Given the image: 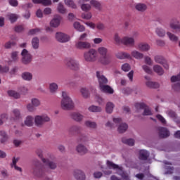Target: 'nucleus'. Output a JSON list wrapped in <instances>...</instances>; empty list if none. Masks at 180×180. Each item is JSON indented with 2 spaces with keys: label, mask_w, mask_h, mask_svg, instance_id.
<instances>
[{
  "label": "nucleus",
  "mask_w": 180,
  "mask_h": 180,
  "mask_svg": "<svg viewBox=\"0 0 180 180\" xmlns=\"http://www.w3.org/2000/svg\"><path fill=\"white\" fill-rule=\"evenodd\" d=\"M64 4L66 6L72 8V9H77V6L74 0H64Z\"/></svg>",
  "instance_id": "4c0bfd02"
},
{
  "label": "nucleus",
  "mask_w": 180,
  "mask_h": 180,
  "mask_svg": "<svg viewBox=\"0 0 180 180\" xmlns=\"http://www.w3.org/2000/svg\"><path fill=\"white\" fill-rule=\"evenodd\" d=\"M149 65H142V69L146 74H152L153 73V70L150 69Z\"/></svg>",
  "instance_id": "864d4df0"
},
{
  "label": "nucleus",
  "mask_w": 180,
  "mask_h": 180,
  "mask_svg": "<svg viewBox=\"0 0 180 180\" xmlns=\"http://www.w3.org/2000/svg\"><path fill=\"white\" fill-rule=\"evenodd\" d=\"M130 56H131V57H134V58H136V60H141L143 57H144V55L137 50L132 51Z\"/></svg>",
  "instance_id": "b1692460"
},
{
  "label": "nucleus",
  "mask_w": 180,
  "mask_h": 180,
  "mask_svg": "<svg viewBox=\"0 0 180 180\" xmlns=\"http://www.w3.org/2000/svg\"><path fill=\"white\" fill-rule=\"evenodd\" d=\"M146 79V85L148 86V88H153V85H154V82L151 81V78L148 76L145 77Z\"/></svg>",
  "instance_id": "09e8293b"
},
{
  "label": "nucleus",
  "mask_w": 180,
  "mask_h": 180,
  "mask_svg": "<svg viewBox=\"0 0 180 180\" xmlns=\"http://www.w3.org/2000/svg\"><path fill=\"white\" fill-rule=\"evenodd\" d=\"M166 34L169 39V40L170 41H172V43H176L178 41V40H179V38L178 37V36H176L175 34L167 31L166 32Z\"/></svg>",
  "instance_id": "4be33fe9"
},
{
  "label": "nucleus",
  "mask_w": 180,
  "mask_h": 180,
  "mask_svg": "<svg viewBox=\"0 0 180 180\" xmlns=\"http://www.w3.org/2000/svg\"><path fill=\"white\" fill-rule=\"evenodd\" d=\"M36 16H37L39 18H43V10H41V8L37 9Z\"/></svg>",
  "instance_id": "774afa93"
},
{
  "label": "nucleus",
  "mask_w": 180,
  "mask_h": 180,
  "mask_svg": "<svg viewBox=\"0 0 180 180\" xmlns=\"http://www.w3.org/2000/svg\"><path fill=\"white\" fill-rule=\"evenodd\" d=\"M73 27L77 32H85V27L81 25V22L75 21L73 22Z\"/></svg>",
  "instance_id": "5701e85b"
},
{
  "label": "nucleus",
  "mask_w": 180,
  "mask_h": 180,
  "mask_svg": "<svg viewBox=\"0 0 180 180\" xmlns=\"http://www.w3.org/2000/svg\"><path fill=\"white\" fill-rule=\"evenodd\" d=\"M0 137H1L0 141L2 144H5L9 139L8 134L5 131H0Z\"/></svg>",
  "instance_id": "c756f323"
},
{
  "label": "nucleus",
  "mask_w": 180,
  "mask_h": 180,
  "mask_svg": "<svg viewBox=\"0 0 180 180\" xmlns=\"http://www.w3.org/2000/svg\"><path fill=\"white\" fill-rule=\"evenodd\" d=\"M116 57L120 60H124V58H131L130 53L126 52H118L116 54Z\"/></svg>",
  "instance_id": "a878e982"
},
{
  "label": "nucleus",
  "mask_w": 180,
  "mask_h": 180,
  "mask_svg": "<svg viewBox=\"0 0 180 180\" xmlns=\"http://www.w3.org/2000/svg\"><path fill=\"white\" fill-rule=\"evenodd\" d=\"M21 78H22L24 81H32V79H33V75L29 72H25L22 73Z\"/></svg>",
  "instance_id": "7c9ffc66"
},
{
  "label": "nucleus",
  "mask_w": 180,
  "mask_h": 180,
  "mask_svg": "<svg viewBox=\"0 0 180 180\" xmlns=\"http://www.w3.org/2000/svg\"><path fill=\"white\" fill-rule=\"evenodd\" d=\"M124 142L125 143V144L133 147V146H134V143H136V141L134 140V139L129 138L126 139Z\"/></svg>",
  "instance_id": "5fc2aeb1"
},
{
  "label": "nucleus",
  "mask_w": 180,
  "mask_h": 180,
  "mask_svg": "<svg viewBox=\"0 0 180 180\" xmlns=\"http://www.w3.org/2000/svg\"><path fill=\"white\" fill-rule=\"evenodd\" d=\"M113 40L115 43V44H123V37H120V35H119V33H115L113 36Z\"/></svg>",
  "instance_id": "c9c22d12"
},
{
  "label": "nucleus",
  "mask_w": 180,
  "mask_h": 180,
  "mask_svg": "<svg viewBox=\"0 0 180 180\" xmlns=\"http://www.w3.org/2000/svg\"><path fill=\"white\" fill-rule=\"evenodd\" d=\"M21 57V63L24 65H29L33 61V56L27 49L22 51Z\"/></svg>",
  "instance_id": "423d86ee"
},
{
  "label": "nucleus",
  "mask_w": 180,
  "mask_h": 180,
  "mask_svg": "<svg viewBox=\"0 0 180 180\" xmlns=\"http://www.w3.org/2000/svg\"><path fill=\"white\" fill-rule=\"evenodd\" d=\"M159 134L160 137H168L169 136V131L165 128H160L159 129Z\"/></svg>",
  "instance_id": "a18cd8bd"
},
{
  "label": "nucleus",
  "mask_w": 180,
  "mask_h": 180,
  "mask_svg": "<svg viewBox=\"0 0 180 180\" xmlns=\"http://www.w3.org/2000/svg\"><path fill=\"white\" fill-rule=\"evenodd\" d=\"M84 124L86 127H90L91 129H96V122H95L86 120L84 122Z\"/></svg>",
  "instance_id": "49530a36"
},
{
  "label": "nucleus",
  "mask_w": 180,
  "mask_h": 180,
  "mask_svg": "<svg viewBox=\"0 0 180 180\" xmlns=\"http://www.w3.org/2000/svg\"><path fill=\"white\" fill-rule=\"evenodd\" d=\"M37 155H38V157L41 158V161H43V159L47 160V158H49V156H46V158L44 157V152L41 149H38L37 150Z\"/></svg>",
  "instance_id": "3c124183"
},
{
  "label": "nucleus",
  "mask_w": 180,
  "mask_h": 180,
  "mask_svg": "<svg viewBox=\"0 0 180 180\" xmlns=\"http://www.w3.org/2000/svg\"><path fill=\"white\" fill-rule=\"evenodd\" d=\"M80 95L82 96L84 99H88L89 96H91V93L89 92V89L86 87H81L79 89Z\"/></svg>",
  "instance_id": "a211bd4d"
},
{
  "label": "nucleus",
  "mask_w": 180,
  "mask_h": 180,
  "mask_svg": "<svg viewBox=\"0 0 180 180\" xmlns=\"http://www.w3.org/2000/svg\"><path fill=\"white\" fill-rule=\"evenodd\" d=\"M34 123L38 127H40V126H43L44 122L41 115H37L34 117Z\"/></svg>",
  "instance_id": "ea45409f"
},
{
  "label": "nucleus",
  "mask_w": 180,
  "mask_h": 180,
  "mask_svg": "<svg viewBox=\"0 0 180 180\" xmlns=\"http://www.w3.org/2000/svg\"><path fill=\"white\" fill-rule=\"evenodd\" d=\"M121 68H122V71L127 72L130 71L131 67L130 66V65H129V63H124L122 65Z\"/></svg>",
  "instance_id": "6e6d98bb"
},
{
  "label": "nucleus",
  "mask_w": 180,
  "mask_h": 180,
  "mask_svg": "<svg viewBox=\"0 0 180 180\" xmlns=\"http://www.w3.org/2000/svg\"><path fill=\"white\" fill-rule=\"evenodd\" d=\"M171 81L172 82H178L179 81H180V72L179 74L176 76H172L171 77Z\"/></svg>",
  "instance_id": "338daca9"
},
{
  "label": "nucleus",
  "mask_w": 180,
  "mask_h": 180,
  "mask_svg": "<svg viewBox=\"0 0 180 180\" xmlns=\"http://www.w3.org/2000/svg\"><path fill=\"white\" fill-rule=\"evenodd\" d=\"M49 89L51 95H55V94H57V92H58V84L56 82L49 83Z\"/></svg>",
  "instance_id": "dca6fc26"
},
{
  "label": "nucleus",
  "mask_w": 180,
  "mask_h": 180,
  "mask_svg": "<svg viewBox=\"0 0 180 180\" xmlns=\"http://www.w3.org/2000/svg\"><path fill=\"white\" fill-rule=\"evenodd\" d=\"M77 49L84 50L85 49H91V43L87 41H79L76 43Z\"/></svg>",
  "instance_id": "4468645a"
},
{
  "label": "nucleus",
  "mask_w": 180,
  "mask_h": 180,
  "mask_svg": "<svg viewBox=\"0 0 180 180\" xmlns=\"http://www.w3.org/2000/svg\"><path fill=\"white\" fill-rule=\"evenodd\" d=\"M25 108L28 112H34V107L32 103L27 104Z\"/></svg>",
  "instance_id": "69168bd1"
},
{
  "label": "nucleus",
  "mask_w": 180,
  "mask_h": 180,
  "mask_svg": "<svg viewBox=\"0 0 180 180\" xmlns=\"http://www.w3.org/2000/svg\"><path fill=\"white\" fill-rule=\"evenodd\" d=\"M88 110L89 112H91L93 113H98V112H102V108L101 106L91 105L89 106Z\"/></svg>",
  "instance_id": "393cba45"
},
{
  "label": "nucleus",
  "mask_w": 180,
  "mask_h": 180,
  "mask_svg": "<svg viewBox=\"0 0 180 180\" xmlns=\"http://www.w3.org/2000/svg\"><path fill=\"white\" fill-rule=\"evenodd\" d=\"M127 129H129V126L127 125V124L121 123L118 126L117 131H119V133H124V131H126Z\"/></svg>",
  "instance_id": "79ce46f5"
},
{
  "label": "nucleus",
  "mask_w": 180,
  "mask_h": 180,
  "mask_svg": "<svg viewBox=\"0 0 180 180\" xmlns=\"http://www.w3.org/2000/svg\"><path fill=\"white\" fill-rule=\"evenodd\" d=\"M55 39L59 43H68L71 40V37L63 32H57L55 34Z\"/></svg>",
  "instance_id": "0eeeda50"
},
{
  "label": "nucleus",
  "mask_w": 180,
  "mask_h": 180,
  "mask_svg": "<svg viewBox=\"0 0 180 180\" xmlns=\"http://www.w3.org/2000/svg\"><path fill=\"white\" fill-rule=\"evenodd\" d=\"M135 108L139 110V109H145L143 112V115L145 116H150L153 115V112H151V109H150L149 107H147L146 103H138L135 105Z\"/></svg>",
  "instance_id": "1a4fd4ad"
},
{
  "label": "nucleus",
  "mask_w": 180,
  "mask_h": 180,
  "mask_svg": "<svg viewBox=\"0 0 180 180\" xmlns=\"http://www.w3.org/2000/svg\"><path fill=\"white\" fill-rule=\"evenodd\" d=\"M12 61H18L19 60V52L13 51L11 54Z\"/></svg>",
  "instance_id": "8fccbe9b"
},
{
  "label": "nucleus",
  "mask_w": 180,
  "mask_h": 180,
  "mask_svg": "<svg viewBox=\"0 0 180 180\" xmlns=\"http://www.w3.org/2000/svg\"><path fill=\"white\" fill-rule=\"evenodd\" d=\"M39 32H40L39 28H35V29L30 30L28 32V34L31 36H34V34H37V33H39Z\"/></svg>",
  "instance_id": "e2e57ef3"
},
{
  "label": "nucleus",
  "mask_w": 180,
  "mask_h": 180,
  "mask_svg": "<svg viewBox=\"0 0 180 180\" xmlns=\"http://www.w3.org/2000/svg\"><path fill=\"white\" fill-rule=\"evenodd\" d=\"M33 4H41L44 6H50L52 2L51 0H32Z\"/></svg>",
  "instance_id": "473e14b6"
},
{
  "label": "nucleus",
  "mask_w": 180,
  "mask_h": 180,
  "mask_svg": "<svg viewBox=\"0 0 180 180\" xmlns=\"http://www.w3.org/2000/svg\"><path fill=\"white\" fill-rule=\"evenodd\" d=\"M79 65V63H78V60L72 58H70L69 59H68L66 63V65L72 70H75V68H77V67H78Z\"/></svg>",
  "instance_id": "f8f14e48"
},
{
  "label": "nucleus",
  "mask_w": 180,
  "mask_h": 180,
  "mask_svg": "<svg viewBox=\"0 0 180 180\" xmlns=\"http://www.w3.org/2000/svg\"><path fill=\"white\" fill-rule=\"evenodd\" d=\"M83 57L86 63H95L96 61L97 52L95 49H91L84 53Z\"/></svg>",
  "instance_id": "39448f33"
},
{
  "label": "nucleus",
  "mask_w": 180,
  "mask_h": 180,
  "mask_svg": "<svg viewBox=\"0 0 180 180\" xmlns=\"http://www.w3.org/2000/svg\"><path fill=\"white\" fill-rule=\"evenodd\" d=\"M54 160V156L52 155H49V157L46 159H42V162L48 165L51 169H56L57 168V165L56 162H53Z\"/></svg>",
  "instance_id": "6e6552de"
},
{
  "label": "nucleus",
  "mask_w": 180,
  "mask_h": 180,
  "mask_svg": "<svg viewBox=\"0 0 180 180\" xmlns=\"http://www.w3.org/2000/svg\"><path fill=\"white\" fill-rule=\"evenodd\" d=\"M49 25L51 27H53L54 29H57L60 25H61V16L56 15L51 20Z\"/></svg>",
  "instance_id": "9b49d317"
},
{
  "label": "nucleus",
  "mask_w": 180,
  "mask_h": 180,
  "mask_svg": "<svg viewBox=\"0 0 180 180\" xmlns=\"http://www.w3.org/2000/svg\"><path fill=\"white\" fill-rule=\"evenodd\" d=\"M76 150L79 154H86V153H88V149L83 144H79L76 147Z\"/></svg>",
  "instance_id": "cd10ccee"
},
{
  "label": "nucleus",
  "mask_w": 180,
  "mask_h": 180,
  "mask_svg": "<svg viewBox=\"0 0 180 180\" xmlns=\"http://www.w3.org/2000/svg\"><path fill=\"white\" fill-rule=\"evenodd\" d=\"M169 27L172 30H175L176 33H180V22L176 19H172L169 23Z\"/></svg>",
  "instance_id": "9d476101"
},
{
  "label": "nucleus",
  "mask_w": 180,
  "mask_h": 180,
  "mask_svg": "<svg viewBox=\"0 0 180 180\" xmlns=\"http://www.w3.org/2000/svg\"><path fill=\"white\" fill-rule=\"evenodd\" d=\"M97 52L100 56H101V64H103V65L110 64V58L108 56V48L105 46H100L97 49Z\"/></svg>",
  "instance_id": "7ed1b4c3"
},
{
  "label": "nucleus",
  "mask_w": 180,
  "mask_h": 180,
  "mask_svg": "<svg viewBox=\"0 0 180 180\" xmlns=\"http://www.w3.org/2000/svg\"><path fill=\"white\" fill-rule=\"evenodd\" d=\"M148 155H150V153H148V151H147L146 150H139V158L141 160H147Z\"/></svg>",
  "instance_id": "a19ab883"
},
{
  "label": "nucleus",
  "mask_w": 180,
  "mask_h": 180,
  "mask_svg": "<svg viewBox=\"0 0 180 180\" xmlns=\"http://www.w3.org/2000/svg\"><path fill=\"white\" fill-rule=\"evenodd\" d=\"M33 120H34L33 117L32 115H28L25 117L24 120V124H25V126L30 127L33 126Z\"/></svg>",
  "instance_id": "2f4dec72"
},
{
  "label": "nucleus",
  "mask_w": 180,
  "mask_h": 180,
  "mask_svg": "<svg viewBox=\"0 0 180 180\" xmlns=\"http://www.w3.org/2000/svg\"><path fill=\"white\" fill-rule=\"evenodd\" d=\"M12 115L14 116V120H20L22 119V113H20V110L18 109H15L12 111Z\"/></svg>",
  "instance_id": "e433bc0d"
},
{
  "label": "nucleus",
  "mask_w": 180,
  "mask_h": 180,
  "mask_svg": "<svg viewBox=\"0 0 180 180\" xmlns=\"http://www.w3.org/2000/svg\"><path fill=\"white\" fill-rule=\"evenodd\" d=\"M61 96L60 108H62L63 110H71V109L75 108V103H74L72 98L70 96V93L66 91H63L61 92Z\"/></svg>",
  "instance_id": "f03ea898"
},
{
  "label": "nucleus",
  "mask_w": 180,
  "mask_h": 180,
  "mask_svg": "<svg viewBox=\"0 0 180 180\" xmlns=\"http://www.w3.org/2000/svg\"><path fill=\"white\" fill-rule=\"evenodd\" d=\"M134 43H136V41L134 37L129 36L123 37L122 44L124 46H134Z\"/></svg>",
  "instance_id": "ddd939ff"
},
{
  "label": "nucleus",
  "mask_w": 180,
  "mask_h": 180,
  "mask_svg": "<svg viewBox=\"0 0 180 180\" xmlns=\"http://www.w3.org/2000/svg\"><path fill=\"white\" fill-rule=\"evenodd\" d=\"M105 112L108 115L113 113V109H115V104L110 101H108L105 104Z\"/></svg>",
  "instance_id": "412c9836"
},
{
  "label": "nucleus",
  "mask_w": 180,
  "mask_h": 180,
  "mask_svg": "<svg viewBox=\"0 0 180 180\" xmlns=\"http://www.w3.org/2000/svg\"><path fill=\"white\" fill-rule=\"evenodd\" d=\"M80 5V8L83 12H89L91 11V4H85V3H77Z\"/></svg>",
  "instance_id": "58836bf2"
},
{
  "label": "nucleus",
  "mask_w": 180,
  "mask_h": 180,
  "mask_svg": "<svg viewBox=\"0 0 180 180\" xmlns=\"http://www.w3.org/2000/svg\"><path fill=\"white\" fill-rule=\"evenodd\" d=\"M82 19H86V20H89L92 19V13H84L82 14Z\"/></svg>",
  "instance_id": "4d7b16f0"
},
{
  "label": "nucleus",
  "mask_w": 180,
  "mask_h": 180,
  "mask_svg": "<svg viewBox=\"0 0 180 180\" xmlns=\"http://www.w3.org/2000/svg\"><path fill=\"white\" fill-rule=\"evenodd\" d=\"M84 25H86V26H87V27H89L90 29L95 30L96 28V24L91 21L84 22Z\"/></svg>",
  "instance_id": "603ef678"
},
{
  "label": "nucleus",
  "mask_w": 180,
  "mask_h": 180,
  "mask_svg": "<svg viewBox=\"0 0 180 180\" xmlns=\"http://www.w3.org/2000/svg\"><path fill=\"white\" fill-rule=\"evenodd\" d=\"M8 4L9 5H11V6H13V8H16L19 6V1L18 0H9Z\"/></svg>",
  "instance_id": "680f3d73"
},
{
  "label": "nucleus",
  "mask_w": 180,
  "mask_h": 180,
  "mask_svg": "<svg viewBox=\"0 0 180 180\" xmlns=\"http://www.w3.org/2000/svg\"><path fill=\"white\" fill-rule=\"evenodd\" d=\"M31 103H32V105H33V106L34 108H37V107L40 106V105H41V102L37 98H32L31 99Z\"/></svg>",
  "instance_id": "de8ad7c7"
},
{
  "label": "nucleus",
  "mask_w": 180,
  "mask_h": 180,
  "mask_svg": "<svg viewBox=\"0 0 180 180\" xmlns=\"http://www.w3.org/2000/svg\"><path fill=\"white\" fill-rule=\"evenodd\" d=\"M106 164H107V167H109L110 169L116 170L117 174H120V175H121L124 179L129 180V174L123 172V169H122V167L117 166V165H115V163L109 160H107Z\"/></svg>",
  "instance_id": "20e7f679"
},
{
  "label": "nucleus",
  "mask_w": 180,
  "mask_h": 180,
  "mask_svg": "<svg viewBox=\"0 0 180 180\" xmlns=\"http://www.w3.org/2000/svg\"><path fill=\"white\" fill-rule=\"evenodd\" d=\"M6 19L7 20H9L11 23H15L18 19H19V15L16 13H8L6 15Z\"/></svg>",
  "instance_id": "f3484780"
},
{
  "label": "nucleus",
  "mask_w": 180,
  "mask_h": 180,
  "mask_svg": "<svg viewBox=\"0 0 180 180\" xmlns=\"http://www.w3.org/2000/svg\"><path fill=\"white\" fill-rule=\"evenodd\" d=\"M7 94L8 96L15 98V99H18V98H20V94L18 91L13 89L7 91Z\"/></svg>",
  "instance_id": "f704fd0d"
},
{
  "label": "nucleus",
  "mask_w": 180,
  "mask_h": 180,
  "mask_svg": "<svg viewBox=\"0 0 180 180\" xmlns=\"http://www.w3.org/2000/svg\"><path fill=\"white\" fill-rule=\"evenodd\" d=\"M154 60L155 63H158V64H162L164 61V58H162V56H155L154 57Z\"/></svg>",
  "instance_id": "13d9d810"
},
{
  "label": "nucleus",
  "mask_w": 180,
  "mask_h": 180,
  "mask_svg": "<svg viewBox=\"0 0 180 180\" xmlns=\"http://www.w3.org/2000/svg\"><path fill=\"white\" fill-rule=\"evenodd\" d=\"M72 119L75 122H82L84 120V115L79 112H73L72 114Z\"/></svg>",
  "instance_id": "bb28decb"
},
{
  "label": "nucleus",
  "mask_w": 180,
  "mask_h": 180,
  "mask_svg": "<svg viewBox=\"0 0 180 180\" xmlns=\"http://www.w3.org/2000/svg\"><path fill=\"white\" fill-rule=\"evenodd\" d=\"M155 33L159 37H165V35L167 34V32H165V30L161 27H158L155 30Z\"/></svg>",
  "instance_id": "37998d69"
},
{
  "label": "nucleus",
  "mask_w": 180,
  "mask_h": 180,
  "mask_svg": "<svg viewBox=\"0 0 180 180\" xmlns=\"http://www.w3.org/2000/svg\"><path fill=\"white\" fill-rule=\"evenodd\" d=\"M39 43H40V40L39 39V38L36 37L32 38L31 41L32 49H34V50H37V49H39Z\"/></svg>",
  "instance_id": "72a5a7b5"
},
{
  "label": "nucleus",
  "mask_w": 180,
  "mask_h": 180,
  "mask_svg": "<svg viewBox=\"0 0 180 180\" xmlns=\"http://www.w3.org/2000/svg\"><path fill=\"white\" fill-rule=\"evenodd\" d=\"M153 70L159 75H162L164 74V70H162V68H161V66H160L159 65H154L153 67Z\"/></svg>",
  "instance_id": "c03bdc74"
},
{
  "label": "nucleus",
  "mask_w": 180,
  "mask_h": 180,
  "mask_svg": "<svg viewBox=\"0 0 180 180\" xmlns=\"http://www.w3.org/2000/svg\"><path fill=\"white\" fill-rule=\"evenodd\" d=\"M90 4L92 6H94V8H101V3H99L98 1L96 0H91L90 1Z\"/></svg>",
  "instance_id": "0e129e2a"
},
{
  "label": "nucleus",
  "mask_w": 180,
  "mask_h": 180,
  "mask_svg": "<svg viewBox=\"0 0 180 180\" xmlns=\"http://www.w3.org/2000/svg\"><path fill=\"white\" fill-rule=\"evenodd\" d=\"M135 8L136 11H139V12H144L147 11V5L143 3H138L135 5Z\"/></svg>",
  "instance_id": "c85d7f7f"
},
{
  "label": "nucleus",
  "mask_w": 180,
  "mask_h": 180,
  "mask_svg": "<svg viewBox=\"0 0 180 180\" xmlns=\"http://www.w3.org/2000/svg\"><path fill=\"white\" fill-rule=\"evenodd\" d=\"M56 11L58 13H60L61 15H65V13H67V8L62 2H59L57 4Z\"/></svg>",
  "instance_id": "aec40b11"
},
{
  "label": "nucleus",
  "mask_w": 180,
  "mask_h": 180,
  "mask_svg": "<svg viewBox=\"0 0 180 180\" xmlns=\"http://www.w3.org/2000/svg\"><path fill=\"white\" fill-rule=\"evenodd\" d=\"M138 49L141 51H150L151 46L148 43L141 42L138 44Z\"/></svg>",
  "instance_id": "6ab92c4d"
},
{
  "label": "nucleus",
  "mask_w": 180,
  "mask_h": 180,
  "mask_svg": "<svg viewBox=\"0 0 180 180\" xmlns=\"http://www.w3.org/2000/svg\"><path fill=\"white\" fill-rule=\"evenodd\" d=\"M73 176L77 180H85V173L81 169L75 170L73 172Z\"/></svg>",
  "instance_id": "2eb2a0df"
},
{
  "label": "nucleus",
  "mask_w": 180,
  "mask_h": 180,
  "mask_svg": "<svg viewBox=\"0 0 180 180\" xmlns=\"http://www.w3.org/2000/svg\"><path fill=\"white\" fill-rule=\"evenodd\" d=\"M144 62L145 64H147L148 65H153V60H151V58L148 56L144 57Z\"/></svg>",
  "instance_id": "bf43d9fd"
},
{
  "label": "nucleus",
  "mask_w": 180,
  "mask_h": 180,
  "mask_svg": "<svg viewBox=\"0 0 180 180\" xmlns=\"http://www.w3.org/2000/svg\"><path fill=\"white\" fill-rule=\"evenodd\" d=\"M96 77L98 78L100 91H101V92H104L105 94L112 95L115 91L112 87H110V86L106 84H108V79L103 76L102 72H96Z\"/></svg>",
  "instance_id": "f257e3e1"
},
{
  "label": "nucleus",
  "mask_w": 180,
  "mask_h": 180,
  "mask_svg": "<svg viewBox=\"0 0 180 180\" xmlns=\"http://www.w3.org/2000/svg\"><path fill=\"white\" fill-rule=\"evenodd\" d=\"M96 28L97 29V30H105V24H103V22H97L96 24Z\"/></svg>",
  "instance_id": "052dcab7"
}]
</instances>
